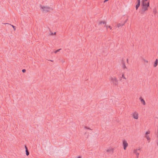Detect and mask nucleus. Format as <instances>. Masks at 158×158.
I'll list each match as a JSON object with an SVG mask.
<instances>
[{
    "instance_id": "7",
    "label": "nucleus",
    "mask_w": 158,
    "mask_h": 158,
    "mask_svg": "<svg viewBox=\"0 0 158 158\" xmlns=\"http://www.w3.org/2000/svg\"><path fill=\"white\" fill-rule=\"evenodd\" d=\"M106 151L107 152L112 153L114 152V149L112 148H109Z\"/></svg>"
},
{
    "instance_id": "15",
    "label": "nucleus",
    "mask_w": 158,
    "mask_h": 158,
    "mask_svg": "<svg viewBox=\"0 0 158 158\" xmlns=\"http://www.w3.org/2000/svg\"><path fill=\"white\" fill-rule=\"evenodd\" d=\"M140 5V3H138L137 4L136 6V10H137L138 9V8H139V7Z\"/></svg>"
},
{
    "instance_id": "13",
    "label": "nucleus",
    "mask_w": 158,
    "mask_h": 158,
    "mask_svg": "<svg viewBox=\"0 0 158 158\" xmlns=\"http://www.w3.org/2000/svg\"><path fill=\"white\" fill-rule=\"evenodd\" d=\"M140 101L141 103H143V105H145V101L143 99H141Z\"/></svg>"
},
{
    "instance_id": "29",
    "label": "nucleus",
    "mask_w": 158,
    "mask_h": 158,
    "mask_svg": "<svg viewBox=\"0 0 158 158\" xmlns=\"http://www.w3.org/2000/svg\"><path fill=\"white\" fill-rule=\"evenodd\" d=\"M127 63H128V59H127Z\"/></svg>"
},
{
    "instance_id": "16",
    "label": "nucleus",
    "mask_w": 158,
    "mask_h": 158,
    "mask_svg": "<svg viewBox=\"0 0 158 158\" xmlns=\"http://www.w3.org/2000/svg\"><path fill=\"white\" fill-rule=\"evenodd\" d=\"M26 155L27 156H28L29 155V152L27 149V150H26Z\"/></svg>"
},
{
    "instance_id": "30",
    "label": "nucleus",
    "mask_w": 158,
    "mask_h": 158,
    "mask_svg": "<svg viewBox=\"0 0 158 158\" xmlns=\"http://www.w3.org/2000/svg\"><path fill=\"white\" fill-rule=\"evenodd\" d=\"M108 27V28H110V29H111V27H110V26H109Z\"/></svg>"
},
{
    "instance_id": "31",
    "label": "nucleus",
    "mask_w": 158,
    "mask_h": 158,
    "mask_svg": "<svg viewBox=\"0 0 158 158\" xmlns=\"http://www.w3.org/2000/svg\"><path fill=\"white\" fill-rule=\"evenodd\" d=\"M108 0H105V1H104V2H106Z\"/></svg>"
},
{
    "instance_id": "10",
    "label": "nucleus",
    "mask_w": 158,
    "mask_h": 158,
    "mask_svg": "<svg viewBox=\"0 0 158 158\" xmlns=\"http://www.w3.org/2000/svg\"><path fill=\"white\" fill-rule=\"evenodd\" d=\"M157 64H158V60L157 59H156L155 62H154V67H156L157 66Z\"/></svg>"
},
{
    "instance_id": "21",
    "label": "nucleus",
    "mask_w": 158,
    "mask_h": 158,
    "mask_svg": "<svg viewBox=\"0 0 158 158\" xmlns=\"http://www.w3.org/2000/svg\"><path fill=\"white\" fill-rule=\"evenodd\" d=\"M122 78H123L124 79H126V78H125V77L124 76V74H123L122 75Z\"/></svg>"
},
{
    "instance_id": "33",
    "label": "nucleus",
    "mask_w": 158,
    "mask_h": 158,
    "mask_svg": "<svg viewBox=\"0 0 158 158\" xmlns=\"http://www.w3.org/2000/svg\"><path fill=\"white\" fill-rule=\"evenodd\" d=\"M136 158H138L139 155H136Z\"/></svg>"
},
{
    "instance_id": "9",
    "label": "nucleus",
    "mask_w": 158,
    "mask_h": 158,
    "mask_svg": "<svg viewBox=\"0 0 158 158\" xmlns=\"http://www.w3.org/2000/svg\"><path fill=\"white\" fill-rule=\"evenodd\" d=\"M122 68L124 69H127V67L126 66L125 62L123 61H122Z\"/></svg>"
},
{
    "instance_id": "24",
    "label": "nucleus",
    "mask_w": 158,
    "mask_h": 158,
    "mask_svg": "<svg viewBox=\"0 0 158 158\" xmlns=\"http://www.w3.org/2000/svg\"><path fill=\"white\" fill-rule=\"evenodd\" d=\"M11 26L13 27L14 28V30H15V26H13V25H11Z\"/></svg>"
},
{
    "instance_id": "35",
    "label": "nucleus",
    "mask_w": 158,
    "mask_h": 158,
    "mask_svg": "<svg viewBox=\"0 0 158 158\" xmlns=\"http://www.w3.org/2000/svg\"><path fill=\"white\" fill-rule=\"evenodd\" d=\"M64 62V61L63 60V61H62V62H63H63Z\"/></svg>"
},
{
    "instance_id": "4",
    "label": "nucleus",
    "mask_w": 158,
    "mask_h": 158,
    "mask_svg": "<svg viewBox=\"0 0 158 158\" xmlns=\"http://www.w3.org/2000/svg\"><path fill=\"white\" fill-rule=\"evenodd\" d=\"M123 148L126 150V148L128 146V144L127 141L125 140H124L123 141Z\"/></svg>"
},
{
    "instance_id": "22",
    "label": "nucleus",
    "mask_w": 158,
    "mask_h": 158,
    "mask_svg": "<svg viewBox=\"0 0 158 158\" xmlns=\"http://www.w3.org/2000/svg\"><path fill=\"white\" fill-rule=\"evenodd\" d=\"M85 128L86 129H89V130H91V129L89 128V127H85Z\"/></svg>"
},
{
    "instance_id": "1",
    "label": "nucleus",
    "mask_w": 158,
    "mask_h": 158,
    "mask_svg": "<svg viewBox=\"0 0 158 158\" xmlns=\"http://www.w3.org/2000/svg\"><path fill=\"white\" fill-rule=\"evenodd\" d=\"M40 7L41 10L44 13H47L49 12L50 10H52L53 9L49 6H43L41 5H40Z\"/></svg>"
},
{
    "instance_id": "20",
    "label": "nucleus",
    "mask_w": 158,
    "mask_h": 158,
    "mask_svg": "<svg viewBox=\"0 0 158 158\" xmlns=\"http://www.w3.org/2000/svg\"><path fill=\"white\" fill-rule=\"evenodd\" d=\"M150 133V131H148L146 132V135H148V134H149Z\"/></svg>"
},
{
    "instance_id": "32",
    "label": "nucleus",
    "mask_w": 158,
    "mask_h": 158,
    "mask_svg": "<svg viewBox=\"0 0 158 158\" xmlns=\"http://www.w3.org/2000/svg\"><path fill=\"white\" fill-rule=\"evenodd\" d=\"M77 158H81V157L80 156H79L77 157Z\"/></svg>"
},
{
    "instance_id": "18",
    "label": "nucleus",
    "mask_w": 158,
    "mask_h": 158,
    "mask_svg": "<svg viewBox=\"0 0 158 158\" xmlns=\"http://www.w3.org/2000/svg\"><path fill=\"white\" fill-rule=\"evenodd\" d=\"M148 0H142V3H143V2H144V3H147L146 2Z\"/></svg>"
},
{
    "instance_id": "26",
    "label": "nucleus",
    "mask_w": 158,
    "mask_h": 158,
    "mask_svg": "<svg viewBox=\"0 0 158 158\" xmlns=\"http://www.w3.org/2000/svg\"><path fill=\"white\" fill-rule=\"evenodd\" d=\"M138 3H140V0H137Z\"/></svg>"
},
{
    "instance_id": "12",
    "label": "nucleus",
    "mask_w": 158,
    "mask_h": 158,
    "mask_svg": "<svg viewBox=\"0 0 158 158\" xmlns=\"http://www.w3.org/2000/svg\"><path fill=\"white\" fill-rule=\"evenodd\" d=\"M145 137L147 139V140L149 141H148V142H149L150 141V138L149 137V136L148 135H145Z\"/></svg>"
},
{
    "instance_id": "17",
    "label": "nucleus",
    "mask_w": 158,
    "mask_h": 158,
    "mask_svg": "<svg viewBox=\"0 0 158 158\" xmlns=\"http://www.w3.org/2000/svg\"><path fill=\"white\" fill-rule=\"evenodd\" d=\"M61 49L60 48V49H58L57 50H56V51L54 52L55 53H56L57 52H59L60 50H61Z\"/></svg>"
},
{
    "instance_id": "19",
    "label": "nucleus",
    "mask_w": 158,
    "mask_h": 158,
    "mask_svg": "<svg viewBox=\"0 0 158 158\" xmlns=\"http://www.w3.org/2000/svg\"><path fill=\"white\" fill-rule=\"evenodd\" d=\"M51 32V33L49 34L50 35H55L56 34V33L55 32L54 33H53V32Z\"/></svg>"
},
{
    "instance_id": "23",
    "label": "nucleus",
    "mask_w": 158,
    "mask_h": 158,
    "mask_svg": "<svg viewBox=\"0 0 158 158\" xmlns=\"http://www.w3.org/2000/svg\"><path fill=\"white\" fill-rule=\"evenodd\" d=\"M22 71L23 73H24L25 72L26 70L25 69H23L22 70Z\"/></svg>"
},
{
    "instance_id": "6",
    "label": "nucleus",
    "mask_w": 158,
    "mask_h": 158,
    "mask_svg": "<svg viewBox=\"0 0 158 158\" xmlns=\"http://www.w3.org/2000/svg\"><path fill=\"white\" fill-rule=\"evenodd\" d=\"M106 21H101L100 22H99V24L100 25L102 23H103V24H105V27L106 26V29H107V26L106 25Z\"/></svg>"
},
{
    "instance_id": "28",
    "label": "nucleus",
    "mask_w": 158,
    "mask_h": 158,
    "mask_svg": "<svg viewBox=\"0 0 158 158\" xmlns=\"http://www.w3.org/2000/svg\"><path fill=\"white\" fill-rule=\"evenodd\" d=\"M25 149H26V150H27V147L26 146H25Z\"/></svg>"
},
{
    "instance_id": "25",
    "label": "nucleus",
    "mask_w": 158,
    "mask_h": 158,
    "mask_svg": "<svg viewBox=\"0 0 158 158\" xmlns=\"http://www.w3.org/2000/svg\"><path fill=\"white\" fill-rule=\"evenodd\" d=\"M144 60V62H146L147 63L148 62V60H146L144 59V60Z\"/></svg>"
},
{
    "instance_id": "34",
    "label": "nucleus",
    "mask_w": 158,
    "mask_h": 158,
    "mask_svg": "<svg viewBox=\"0 0 158 158\" xmlns=\"http://www.w3.org/2000/svg\"><path fill=\"white\" fill-rule=\"evenodd\" d=\"M138 151L139 150H140V148H139V149H138Z\"/></svg>"
},
{
    "instance_id": "3",
    "label": "nucleus",
    "mask_w": 158,
    "mask_h": 158,
    "mask_svg": "<svg viewBox=\"0 0 158 158\" xmlns=\"http://www.w3.org/2000/svg\"><path fill=\"white\" fill-rule=\"evenodd\" d=\"M111 81L114 85H117L118 80L116 79L115 77H111Z\"/></svg>"
},
{
    "instance_id": "36",
    "label": "nucleus",
    "mask_w": 158,
    "mask_h": 158,
    "mask_svg": "<svg viewBox=\"0 0 158 158\" xmlns=\"http://www.w3.org/2000/svg\"><path fill=\"white\" fill-rule=\"evenodd\" d=\"M157 145H158V143H157Z\"/></svg>"
},
{
    "instance_id": "2",
    "label": "nucleus",
    "mask_w": 158,
    "mask_h": 158,
    "mask_svg": "<svg viewBox=\"0 0 158 158\" xmlns=\"http://www.w3.org/2000/svg\"><path fill=\"white\" fill-rule=\"evenodd\" d=\"M142 5L143 6V12L145 11L148 10V7L149 6V2H148L147 3H142Z\"/></svg>"
},
{
    "instance_id": "27",
    "label": "nucleus",
    "mask_w": 158,
    "mask_h": 158,
    "mask_svg": "<svg viewBox=\"0 0 158 158\" xmlns=\"http://www.w3.org/2000/svg\"><path fill=\"white\" fill-rule=\"evenodd\" d=\"M127 19L126 20H125V22H124V23H124V24L127 22Z\"/></svg>"
},
{
    "instance_id": "5",
    "label": "nucleus",
    "mask_w": 158,
    "mask_h": 158,
    "mask_svg": "<svg viewBox=\"0 0 158 158\" xmlns=\"http://www.w3.org/2000/svg\"><path fill=\"white\" fill-rule=\"evenodd\" d=\"M133 117L135 119H137L138 117V113L135 112L133 113Z\"/></svg>"
},
{
    "instance_id": "11",
    "label": "nucleus",
    "mask_w": 158,
    "mask_h": 158,
    "mask_svg": "<svg viewBox=\"0 0 158 158\" xmlns=\"http://www.w3.org/2000/svg\"><path fill=\"white\" fill-rule=\"evenodd\" d=\"M124 25V23H119L117 24V27H119L121 26H123Z\"/></svg>"
},
{
    "instance_id": "8",
    "label": "nucleus",
    "mask_w": 158,
    "mask_h": 158,
    "mask_svg": "<svg viewBox=\"0 0 158 158\" xmlns=\"http://www.w3.org/2000/svg\"><path fill=\"white\" fill-rule=\"evenodd\" d=\"M138 149H134L133 152L136 155H139V153L138 152Z\"/></svg>"
},
{
    "instance_id": "14",
    "label": "nucleus",
    "mask_w": 158,
    "mask_h": 158,
    "mask_svg": "<svg viewBox=\"0 0 158 158\" xmlns=\"http://www.w3.org/2000/svg\"><path fill=\"white\" fill-rule=\"evenodd\" d=\"M153 12L154 14H156L157 13V11L156 8H155L153 10Z\"/></svg>"
}]
</instances>
